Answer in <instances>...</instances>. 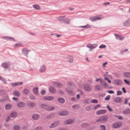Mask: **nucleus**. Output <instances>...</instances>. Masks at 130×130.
<instances>
[{"mask_svg":"<svg viewBox=\"0 0 130 130\" xmlns=\"http://www.w3.org/2000/svg\"><path fill=\"white\" fill-rule=\"evenodd\" d=\"M114 101L116 103H120L122 101V99L120 97H117L114 99Z\"/></svg>","mask_w":130,"mask_h":130,"instance_id":"20","label":"nucleus"},{"mask_svg":"<svg viewBox=\"0 0 130 130\" xmlns=\"http://www.w3.org/2000/svg\"><path fill=\"white\" fill-rule=\"evenodd\" d=\"M97 46V44H89L87 45L86 47L88 48H90V51H91L92 49L95 48Z\"/></svg>","mask_w":130,"mask_h":130,"instance_id":"6","label":"nucleus"},{"mask_svg":"<svg viewBox=\"0 0 130 130\" xmlns=\"http://www.w3.org/2000/svg\"><path fill=\"white\" fill-rule=\"evenodd\" d=\"M78 107V106L77 105H74L72 106V108L73 109L75 110H76L77 109Z\"/></svg>","mask_w":130,"mask_h":130,"instance_id":"42","label":"nucleus"},{"mask_svg":"<svg viewBox=\"0 0 130 130\" xmlns=\"http://www.w3.org/2000/svg\"><path fill=\"white\" fill-rule=\"evenodd\" d=\"M83 88L85 91H90L91 90L92 88L91 86L88 84L84 85L83 87Z\"/></svg>","mask_w":130,"mask_h":130,"instance_id":"4","label":"nucleus"},{"mask_svg":"<svg viewBox=\"0 0 130 130\" xmlns=\"http://www.w3.org/2000/svg\"><path fill=\"white\" fill-rule=\"evenodd\" d=\"M58 93L61 94H63L64 93V92L62 90H60L58 91Z\"/></svg>","mask_w":130,"mask_h":130,"instance_id":"54","label":"nucleus"},{"mask_svg":"<svg viewBox=\"0 0 130 130\" xmlns=\"http://www.w3.org/2000/svg\"><path fill=\"white\" fill-rule=\"evenodd\" d=\"M45 93V90H42L41 91V93L42 95L44 94Z\"/></svg>","mask_w":130,"mask_h":130,"instance_id":"59","label":"nucleus"},{"mask_svg":"<svg viewBox=\"0 0 130 130\" xmlns=\"http://www.w3.org/2000/svg\"><path fill=\"white\" fill-rule=\"evenodd\" d=\"M26 103L24 102L20 101L17 103L18 107L19 108H22L26 106Z\"/></svg>","mask_w":130,"mask_h":130,"instance_id":"7","label":"nucleus"},{"mask_svg":"<svg viewBox=\"0 0 130 130\" xmlns=\"http://www.w3.org/2000/svg\"><path fill=\"white\" fill-rule=\"evenodd\" d=\"M75 85L71 82H69L67 84V86L69 89H71L72 87L75 86Z\"/></svg>","mask_w":130,"mask_h":130,"instance_id":"27","label":"nucleus"},{"mask_svg":"<svg viewBox=\"0 0 130 130\" xmlns=\"http://www.w3.org/2000/svg\"><path fill=\"white\" fill-rule=\"evenodd\" d=\"M91 102L92 103H98L97 100L95 99H93L91 101Z\"/></svg>","mask_w":130,"mask_h":130,"instance_id":"49","label":"nucleus"},{"mask_svg":"<svg viewBox=\"0 0 130 130\" xmlns=\"http://www.w3.org/2000/svg\"><path fill=\"white\" fill-rule=\"evenodd\" d=\"M122 93V92L121 91H118L117 92V95H121Z\"/></svg>","mask_w":130,"mask_h":130,"instance_id":"58","label":"nucleus"},{"mask_svg":"<svg viewBox=\"0 0 130 130\" xmlns=\"http://www.w3.org/2000/svg\"><path fill=\"white\" fill-rule=\"evenodd\" d=\"M6 100L5 99H2L0 100V101L1 103H3Z\"/></svg>","mask_w":130,"mask_h":130,"instance_id":"57","label":"nucleus"},{"mask_svg":"<svg viewBox=\"0 0 130 130\" xmlns=\"http://www.w3.org/2000/svg\"><path fill=\"white\" fill-rule=\"evenodd\" d=\"M108 120L107 116L104 115L100 117L99 119L96 120V121L98 122L104 123L107 121Z\"/></svg>","mask_w":130,"mask_h":130,"instance_id":"2","label":"nucleus"},{"mask_svg":"<svg viewBox=\"0 0 130 130\" xmlns=\"http://www.w3.org/2000/svg\"><path fill=\"white\" fill-rule=\"evenodd\" d=\"M110 97V95H108V96L105 98V100H109Z\"/></svg>","mask_w":130,"mask_h":130,"instance_id":"50","label":"nucleus"},{"mask_svg":"<svg viewBox=\"0 0 130 130\" xmlns=\"http://www.w3.org/2000/svg\"><path fill=\"white\" fill-rule=\"evenodd\" d=\"M43 99L46 101H51L54 99V98L52 96H44L43 98Z\"/></svg>","mask_w":130,"mask_h":130,"instance_id":"14","label":"nucleus"},{"mask_svg":"<svg viewBox=\"0 0 130 130\" xmlns=\"http://www.w3.org/2000/svg\"><path fill=\"white\" fill-rule=\"evenodd\" d=\"M57 100L59 103L61 104L64 103L65 102L64 99L62 98H58Z\"/></svg>","mask_w":130,"mask_h":130,"instance_id":"26","label":"nucleus"},{"mask_svg":"<svg viewBox=\"0 0 130 130\" xmlns=\"http://www.w3.org/2000/svg\"><path fill=\"white\" fill-rule=\"evenodd\" d=\"M58 130H68V129L65 128H61L59 129Z\"/></svg>","mask_w":130,"mask_h":130,"instance_id":"64","label":"nucleus"},{"mask_svg":"<svg viewBox=\"0 0 130 130\" xmlns=\"http://www.w3.org/2000/svg\"><path fill=\"white\" fill-rule=\"evenodd\" d=\"M124 81L126 84H128L129 85H130V80L129 81H128L126 79H124Z\"/></svg>","mask_w":130,"mask_h":130,"instance_id":"47","label":"nucleus"},{"mask_svg":"<svg viewBox=\"0 0 130 130\" xmlns=\"http://www.w3.org/2000/svg\"><path fill=\"white\" fill-rule=\"evenodd\" d=\"M86 110L88 111H89L92 110L91 108V106L89 105L87 106L85 108Z\"/></svg>","mask_w":130,"mask_h":130,"instance_id":"39","label":"nucleus"},{"mask_svg":"<svg viewBox=\"0 0 130 130\" xmlns=\"http://www.w3.org/2000/svg\"><path fill=\"white\" fill-rule=\"evenodd\" d=\"M33 7L37 10H39L40 9L39 6L36 5H34L33 6Z\"/></svg>","mask_w":130,"mask_h":130,"instance_id":"40","label":"nucleus"},{"mask_svg":"<svg viewBox=\"0 0 130 130\" xmlns=\"http://www.w3.org/2000/svg\"><path fill=\"white\" fill-rule=\"evenodd\" d=\"M6 39L8 40H13V41H15V40L14 39H13V38L11 37H7L6 38Z\"/></svg>","mask_w":130,"mask_h":130,"instance_id":"44","label":"nucleus"},{"mask_svg":"<svg viewBox=\"0 0 130 130\" xmlns=\"http://www.w3.org/2000/svg\"><path fill=\"white\" fill-rule=\"evenodd\" d=\"M114 83L117 85H121L122 83V81L121 80L119 79H117L114 81Z\"/></svg>","mask_w":130,"mask_h":130,"instance_id":"21","label":"nucleus"},{"mask_svg":"<svg viewBox=\"0 0 130 130\" xmlns=\"http://www.w3.org/2000/svg\"><path fill=\"white\" fill-rule=\"evenodd\" d=\"M23 92L24 94L27 95L29 93V91L28 89L25 88L23 90Z\"/></svg>","mask_w":130,"mask_h":130,"instance_id":"25","label":"nucleus"},{"mask_svg":"<svg viewBox=\"0 0 130 130\" xmlns=\"http://www.w3.org/2000/svg\"><path fill=\"white\" fill-rule=\"evenodd\" d=\"M28 106L30 108H32L35 106V104L34 103L31 102L28 103Z\"/></svg>","mask_w":130,"mask_h":130,"instance_id":"33","label":"nucleus"},{"mask_svg":"<svg viewBox=\"0 0 130 130\" xmlns=\"http://www.w3.org/2000/svg\"><path fill=\"white\" fill-rule=\"evenodd\" d=\"M0 80H1L3 82L4 81H6L5 79L2 77L0 79Z\"/></svg>","mask_w":130,"mask_h":130,"instance_id":"62","label":"nucleus"},{"mask_svg":"<svg viewBox=\"0 0 130 130\" xmlns=\"http://www.w3.org/2000/svg\"><path fill=\"white\" fill-rule=\"evenodd\" d=\"M130 111V109H126L123 112L125 114H129Z\"/></svg>","mask_w":130,"mask_h":130,"instance_id":"35","label":"nucleus"},{"mask_svg":"<svg viewBox=\"0 0 130 130\" xmlns=\"http://www.w3.org/2000/svg\"><path fill=\"white\" fill-rule=\"evenodd\" d=\"M101 130H105L106 128L104 125H101L100 126Z\"/></svg>","mask_w":130,"mask_h":130,"instance_id":"46","label":"nucleus"},{"mask_svg":"<svg viewBox=\"0 0 130 130\" xmlns=\"http://www.w3.org/2000/svg\"><path fill=\"white\" fill-rule=\"evenodd\" d=\"M12 107V105L10 104H7L5 106V109L7 110H10Z\"/></svg>","mask_w":130,"mask_h":130,"instance_id":"17","label":"nucleus"},{"mask_svg":"<svg viewBox=\"0 0 130 130\" xmlns=\"http://www.w3.org/2000/svg\"><path fill=\"white\" fill-rule=\"evenodd\" d=\"M53 84L54 86L58 88H61L63 86L61 83L58 82H54Z\"/></svg>","mask_w":130,"mask_h":130,"instance_id":"10","label":"nucleus"},{"mask_svg":"<svg viewBox=\"0 0 130 130\" xmlns=\"http://www.w3.org/2000/svg\"><path fill=\"white\" fill-rule=\"evenodd\" d=\"M106 47V46L105 45L103 44H102L99 46V48H105Z\"/></svg>","mask_w":130,"mask_h":130,"instance_id":"52","label":"nucleus"},{"mask_svg":"<svg viewBox=\"0 0 130 130\" xmlns=\"http://www.w3.org/2000/svg\"><path fill=\"white\" fill-rule=\"evenodd\" d=\"M101 106V105H98L95 106L93 108V109L94 110H96L98 109L99 107Z\"/></svg>","mask_w":130,"mask_h":130,"instance_id":"51","label":"nucleus"},{"mask_svg":"<svg viewBox=\"0 0 130 130\" xmlns=\"http://www.w3.org/2000/svg\"><path fill=\"white\" fill-rule=\"evenodd\" d=\"M90 20L94 22L96 21V16L94 17H91L90 18Z\"/></svg>","mask_w":130,"mask_h":130,"instance_id":"41","label":"nucleus"},{"mask_svg":"<svg viewBox=\"0 0 130 130\" xmlns=\"http://www.w3.org/2000/svg\"><path fill=\"white\" fill-rule=\"evenodd\" d=\"M71 100L73 102H74L76 101V100L75 99V98H72L71 99Z\"/></svg>","mask_w":130,"mask_h":130,"instance_id":"63","label":"nucleus"},{"mask_svg":"<svg viewBox=\"0 0 130 130\" xmlns=\"http://www.w3.org/2000/svg\"><path fill=\"white\" fill-rule=\"evenodd\" d=\"M59 121H55L52 123L50 126L49 127L50 128H52L57 126L59 124Z\"/></svg>","mask_w":130,"mask_h":130,"instance_id":"8","label":"nucleus"},{"mask_svg":"<svg viewBox=\"0 0 130 130\" xmlns=\"http://www.w3.org/2000/svg\"><path fill=\"white\" fill-rule=\"evenodd\" d=\"M18 115V113L15 112H12L10 114L9 116L8 117V119L7 120V121L9 120L10 118H12L13 119H14Z\"/></svg>","mask_w":130,"mask_h":130,"instance_id":"5","label":"nucleus"},{"mask_svg":"<svg viewBox=\"0 0 130 130\" xmlns=\"http://www.w3.org/2000/svg\"><path fill=\"white\" fill-rule=\"evenodd\" d=\"M20 127L18 125H14L13 128V130H20Z\"/></svg>","mask_w":130,"mask_h":130,"instance_id":"34","label":"nucleus"},{"mask_svg":"<svg viewBox=\"0 0 130 130\" xmlns=\"http://www.w3.org/2000/svg\"><path fill=\"white\" fill-rule=\"evenodd\" d=\"M67 61L70 63H71L73 61V58L71 56H69L67 58Z\"/></svg>","mask_w":130,"mask_h":130,"instance_id":"30","label":"nucleus"},{"mask_svg":"<svg viewBox=\"0 0 130 130\" xmlns=\"http://www.w3.org/2000/svg\"><path fill=\"white\" fill-rule=\"evenodd\" d=\"M107 107L109 111H112V108H111L108 105H107Z\"/></svg>","mask_w":130,"mask_h":130,"instance_id":"53","label":"nucleus"},{"mask_svg":"<svg viewBox=\"0 0 130 130\" xmlns=\"http://www.w3.org/2000/svg\"><path fill=\"white\" fill-rule=\"evenodd\" d=\"M107 112V110L105 109L101 110H98L96 112L97 115H100L104 114Z\"/></svg>","mask_w":130,"mask_h":130,"instance_id":"12","label":"nucleus"},{"mask_svg":"<svg viewBox=\"0 0 130 130\" xmlns=\"http://www.w3.org/2000/svg\"><path fill=\"white\" fill-rule=\"evenodd\" d=\"M115 35L116 39L118 40H122L124 38V37L120 36L117 34H115Z\"/></svg>","mask_w":130,"mask_h":130,"instance_id":"22","label":"nucleus"},{"mask_svg":"<svg viewBox=\"0 0 130 130\" xmlns=\"http://www.w3.org/2000/svg\"><path fill=\"white\" fill-rule=\"evenodd\" d=\"M46 67L45 66L43 65L40 68L39 71L41 73L44 72H45L46 70Z\"/></svg>","mask_w":130,"mask_h":130,"instance_id":"16","label":"nucleus"},{"mask_svg":"<svg viewBox=\"0 0 130 130\" xmlns=\"http://www.w3.org/2000/svg\"><path fill=\"white\" fill-rule=\"evenodd\" d=\"M10 66V62L3 63L1 64V66L5 69L8 68Z\"/></svg>","mask_w":130,"mask_h":130,"instance_id":"11","label":"nucleus"},{"mask_svg":"<svg viewBox=\"0 0 130 130\" xmlns=\"http://www.w3.org/2000/svg\"><path fill=\"white\" fill-rule=\"evenodd\" d=\"M33 92L34 94H37L38 93V89L37 88H35L33 89Z\"/></svg>","mask_w":130,"mask_h":130,"instance_id":"38","label":"nucleus"},{"mask_svg":"<svg viewBox=\"0 0 130 130\" xmlns=\"http://www.w3.org/2000/svg\"><path fill=\"white\" fill-rule=\"evenodd\" d=\"M107 92L110 94H113L114 93V91L112 90L108 91H107Z\"/></svg>","mask_w":130,"mask_h":130,"instance_id":"60","label":"nucleus"},{"mask_svg":"<svg viewBox=\"0 0 130 130\" xmlns=\"http://www.w3.org/2000/svg\"><path fill=\"white\" fill-rule=\"evenodd\" d=\"M50 92L52 93H54L56 92L55 88L52 86L50 87L49 88Z\"/></svg>","mask_w":130,"mask_h":130,"instance_id":"15","label":"nucleus"},{"mask_svg":"<svg viewBox=\"0 0 130 130\" xmlns=\"http://www.w3.org/2000/svg\"><path fill=\"white\" fill-rule=\"evenodd\" d=\"M95 88L96 90L99 91L103 89L102 88L100 85H95Z\"/></svg>","mask_w":130,"mask_h":130,"instance_id":"28","label":"nucleus"},{"mask_svg":"<svg viewBox=\"0 0 130 130\" xmlns=\"http://www.w3.org/2000/svg\"><path fill=\"white\" fill-rule=\"evenodd\" d=\"M65 90L68 94H71V91H70V90H68L67 88H66Z\"/></svg>","mask_w":130,"mask_h":130,"instance_id":"43","label":"nucleus"},{"mask_svg":"<svg viewBox=\"0 0 130 130\" xmlns=\"http://www.w3.org/2000/svg\"><path fill=\"white\" fill-rule=\"evenodd\" d=\"M68 112L66 110L58 112V115L60 116H65L68 115Z\"/></svg>","mask_w":130,"mask_h":130,"instance_id":"9","label":"nucleus"},{"mask_svg":"<svg viewBox=\"0 0 130 130\" xmlns=\"http://www.w3.org/2000/svg\"><path fill=\"white\" fill-rule=\"evenodd\" d=\"M96 20H99L103 18V16L102 15H99L96 16Z\"/></svg>","mask_w":130,"mask_h":130,"instance_id":"36","label":"nucleus"},{"mask_svg":"<svg viewBox=\"0 0 130 130\" xmlns=\"http://www.w3.org/2000/svg\"><path fill=\"white\" fill-rule=\"evenodd\" d=\"M41 107L43 109H45L48 111H51L54 110V107L50 106L47 104L43 103L40 105Z\"/></svg>","mask_w":130,"mask_h":130,"instance_id":"1","label":"nucleus"},{"mask_svg":"<svg viewBox=\"0 0 130 130\" xmlns=\"http://www.w3.org/2000/svg\"><path fill=\"white\" fill-rule=\"evenodd\" d=\"M22 53L23 54L26 56L28 54V50L27 48H24L22 50Z\"/></svg>","mask_w":130,"mask_h":130,"instance_id":"19","label":"nucleus"},{"mask_svg":"<svg viewBox=\"0 0 130 130\" xmlns=\"http://www.w3.org/2000/svg\"><path fill=\"white\" fill-rule=\"evenodd\" d=\"M40 118V116L39 115L37 114H33L32 116V118L34 120H37L39 119Z\"/></svg>","mask_w":130,"mask_h":130,"instance_id":"13","label":"nucleus"},{"mask_svg":"<svg viewBox=\"0 0 130 130\" xmlns=\"http://www.w3.org/2000/svg\"><path fill=\"white\" fill-rule=\"evenodd\" d=\"M124 76L127 78H130V73L125 72L124 73Z\"/></svg>","mask_w":130,"mask_h":130,"instance_id":"32","label":"nucleus"},{"mask_svg":"<svg viewBox=\"0 0 130 130\" xmlns=\"http://www.w3.org/2000/svg\"><path fill=\"white\" fill-rule=\"evenodd\" d=\"M42 127L40 126L37 127L35 128V130H41Z\"/></svg>","mask_w":130,"mask_h":130,"instance_id":"56","label":"nucleus"},{"mask_svg":"<svg viewBox=\"0 0 130 130\" xmlns=\"http://www.w3.org/2000/svg\"><path fill=\"white\" fill-rule=\"evenodd\" d=\"M54 116V115L53 113H50L48 115L46 118L47 119H51L52 118H53Z\"/></svg>","mask_w":130,"mask_h":130,"instance_id":"31","label":"nucleus"},{"mask_svg":"<svg viewBox=\"0 0 130 130\" xmlns=\"http://www.w3.org/2000/svg\"><path fill=\"white\" fill-rule=\"evenodd\" d=\"M122 125L121 122H117L114 123L112 125V127L114 128H117L121 127Z\"/></svg>","mask_w":130,"mask_h":130,"instance_id":"3","label":"nucleus"},{"mask_svg":"<svg viewBox=\"0 0 130 130\" xmlns=\"http://www.w3.org/2000/svg\"><path fill=\"white\" fill-rule=\"evenodd\" d=\"M23 83L22 82H20L18 83H14L11 84V85L13 87L21 85L23 84Z\"/></svg>","mask_w":130,"mask_h":130,"instance_id":"18","label":"nucleus"},{"mask_svg":"<svg viewBox=\"0 0 130 130\" xmlns=\"http://www.w3.org/2000/svg\"><path fill=\"white\" fill-rule=\"evenodd\" d=\"M123 25L125 26H128L130 25V19H128L123 23Z\"/></svg>","mask_w":130,"mask_h":130,"instance_id":"24","label":"nucleus"},{"mask_svg":"<svg viewBox=\"0 0 130 130\" xmlns=\"http://www.w3.org/2000/svg\"><path fill=\"white\" fill-rule=\"evenodd\" d=\"M73 122V121L71 119L68 120L66 121L64 123L66 124H69L72 123Z\"/></svg>","mask_w":130,"mask_h":130,"instance_id":"29","label":"nucleus"},{"mask_svg":"<svg viewBox=\"0 0 130 130\" xmlns=\"http://www.w3.org/2000/svg\"><path fill=\"white\" fill-rule=\"evenodd\" d=\"M21 45V43H17L15 44L14 45V46L15 47H16L17 46H20Z\"/></svg>","mask_w":130,"mask_h":130,"instance_id":"55","label":"nucleus"},{"mask_svg":"<svg viewBox=\"0 0 130 130\" xmlns=\"http://www.w3.org/2000/svg\"><path fill=\"white\" fill-rule=\"evenodd\" d=\"M70 20L68 19H65L64 22L65 23L68 24L70 23Z\"/></svg>","mask_w":130,"mask_h":130,"instance_id":"45","label":"nucleus"},{"mask_svg":"<svg viewBox=\"0 0 130 130\" xmlns=\"http://www.w3.org/2000/svg\"><path fill=\"white\" fill-rule=\"evenodd\" d=\"M30 98L32 100H34L35 99V97L32 95H31L29 96Z\"/></svg>","mask_w":130,"mask_h":130,"instance_id":"48","label":"nucleus"},{"mask_svg":"<svg viewBox=\"0 0 130 130\" xmlns=\"http://www.w3.org/2000/svg\"><path fill=\"white\" fill-rule=\"evenodd\" d=\"M117 118L119 119L122 120L123 119V118L122 116H117Z\"/></svg>","mask_w":130,"mask_h":130,"instance_id":"61","label":"nucleus"},{"mask_svg":"<svg viewBox=\"0 0 130 130\" xmlns=\"http://www.w3.org/2000/svg\"><path fill=\"white\" fill-rule=\"evenodd\" d=\"M80 27L84 28H90L91 27V26L89 25H87L84 26H81L79 27Z\"/></svg>","mask_w":130,"mask_h":130,"instance_id":"37","label":"nucleus"},{"mask_svg":"<svg viewBox=\"0 0 130 130\" xmlns=\"http://www.w3.org/2000/svg\"><path fill=\"white\" fill-rule=\"evenodd\" d=\"M13 94L15 96L19 97L20 95V93L18 91L15 90L13 91Z\"/></svg>","mask_w":130,"mask_h":130,"instance_id":"23","label":"nucleus"}]
</instances>
